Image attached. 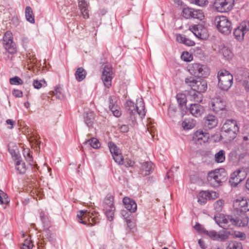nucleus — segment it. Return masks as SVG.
<instances>
[{"mask_svg": "<svg viewBox=\"0 0 249 249\" xmlns=\"http://www.w3.org/2000/svg\"><path fill=\"white\" fill-rule=\"evenodd\" d=\"M99 215L98 213L80 211L77 214L78 221L88 226H92L99 222Z\"/></svg>", "mask_w": 249, "mask_h": 249, "instance_id": "4", "label": "nucleus"}, {"mask_svg": "<svg viewBox=\"0 0 249 249\" xmlns=\"http://www.w3.org/2000/svg\"><path fill=\"white\" fill-rule=\"evenodd\" d=\"M209 191H201L198 196V202L201 205L205 204L209 198Z\"/></svg>", "mask_w": 249, "mask_h": 249, "instance_id": "34", "label": "nucleus"}, {"mask_svg": "<svg viewBox=\"0 0 249 249\" xmlns=\"http://www.w3.org/2000/svg\"><path fill=\"white\" fill-rule=\"evenodd\" d=\"M242 246L240 242L237 241H231L227 249H242Z\"/></svg>", "mask_w": 249, "mask_h": 249, "instance_id": "48", "label": "nucleus"}, {"mask_svg": "<svg viewBox=\"0 0 249 249\" xmlns=\"http://www.w3.org/2000/svg\"><path fill=\"white\" fill-rule=\"evenodd\" d=\"M94 120L95 114L93 112L89 111L84 114V122L89 127L92 126Z\"/></svg>", "mask_w": 249, "mask_h": 249, "instance_id": "25", "label": "nucleus"}, {"mask_svg": "<svg viewBox=\"0 0 249 249\" xmlns=\"http://www.w3.org/2000/svg\"><path fill=\"white\" fill-rule=\"evenodd\" d=\"M114 77L112 68L105 66L102 74V80L105 86L109 88L111 86L112 79Z\"/></svg>", "mask_w": 249, "mask_h": 249, "instance_id": "15", "label": "nucleus"}, {"mask_svg": "<svg viewBox=\"0 0 249 249\" xmlns=\"http://www.w3.org/2000/svg\"><path fill=\"white\" fill-rule=\"evenodd\" d=\"M208 195L209 199H214L218 197V194L213 191H209Z\"/></svg>", "mask_w": 249, "mask_h": 249, "instance_id": "58", "label": "nucleus"}, {"mask_svg": "<svg viewBox=\"0 0 249 249\" xmlns=\"http://www.w3.org/2000/svg\"><path fill=\"white\" fill-rule=\"evenodd\" d=\"M234 0H214L213 7L220 13H226L231 11L234 5Z\"/></svg>", "mask_w": 249, "mask_h": 249, "instance_id": "10", "label": "nucleus"}, {"mask_svg": "<svg viewBox=\"0 0 249 249\" xmlns=\"http://www.w3.org/2000/svg\"><path fill=\"white\" fill-rule=\"evenodd\" d=\"M217 232L214 230L204 231V235H206L211 239L215 240L216 238Z\"/></svg>", "mask_w": 249, "mask_h": 249, "instance_id": "50", "label": "nucleus"}, {"mask_svg": "<svg viewBox=\"0 0 249 249\" xmlns=\"http://www.w3.org/2000/svg\"><path fill=\"white\" fill-rule=\"evenodd\" d=\"M231 235V232L229 231H223L217 232L216 233V238L215 240L219 241H225Z\"/></svg>", "mask_w": 249, "mask_h": 249, "instance_id": "33", "label": "nucleus"}, {"mask_svg": "<svg viewBox=\"0 0 249 249\" xmlns=\"http://www.w3.org/2000/svg\"><path fill=\"white\" fill-rule=\"evenodd\" d=\"M194 228L198 232L201 234H203V235L204 234V231H206V230L205 229V228L202 225L198 223L196 224V225L194 226Z\"/></svg>", "mask_w": 249, "mask_h": 249, "instance_id": "55", "label": "nucleus"}, {"mask_svg": "<svg viewBox=\"0 0 249 249\" xmlns=\"http://www.w3.org/2000/svg\"><path fill=\"white\" fill-rule=\"evenodd\" d=\"M221 53L226 59H230L232 56L231 51L226 47H224L221 50Z\"/></svg>", "mask_w": 249, "mask_h": 249, "instance_id": "40", "label": "nucleus"}, {"mask_svg": "<svg viewBox=\"0 0 249 249\" xmlns=\"http://www.w3.org/2000/svg\"><path fill=\"white\" fill-rule=\"evenodd\" d=\"M134 161L131 160L126 158L124 160V164L126 167H132L134 164Z\"/></svg>", "mask_w": 249, "mask_h": 249, "instance_id": "57", "label": "nucleus"}, {"mask_svg": "<svg viewBox=\"0 0 249 249\" xmlns=\"http://www.w3.org/2000/svg\"><path fill=\"white\" fill-rule=\"evenodd\" d=\"M185 82L192 89L198 92H204L207 89V83L206 80L202 79L196 80L194 77L190 76L185 78Z\"/></svg>", "mask_w": 249, "mask_h": 249, "instance_id": "7", "label": "nucleus"}, {"mask_svg": "<svg viewBox=\"0 0 249 249\" xmlns=\"http://www.w3.org/2000/svg\"><path fill=\"white\" fill-rule=\"evenodd\" d=\"M42 83L46 84V82L44 80H41V81H38L37 80H34L33 82V85L34 88L36 89H39L43 86Z\"/></svg>", "mask_w": 249, "mask_h": 249, "instance_id": "53", "label": "nucleus"}, {"mask_svg": "<svg viewBox=\"0 0 249 249\" xmlns=\"http://www.w3.org/2000/svg\"><path fill=\"white\" fill-rule=\"evenodd\" d=\"M123 203L125 208L131 213H134L137 210V206L136 203L133 199L125 197L123 199Z\"/></svg>", "mask_w": 249, "mask_h": 249, "instance_id": "20", "label": "nucleus"}, {"mask_svg": "<svg viewBox=\"0 0 249 249\" xmlns=\"http://www.w3.org/2000/svg\"><path fill=\"white\" fill-rule=\"evenodd\" d=\"M108 146L112 157L121 153L120 149L113 143L109 142Z\"/></svg>", "mask_w": 249, "mask_h": 249, "instance_id": "41", "label": "nucleus"}, {"mask_svg": "<svg viewBox=\"0 0 249 249\" xmlns=\"http://www.w3.org/2000/svg\"><path fill=\"white\" fill-rule=\"evenodd\" d=\"M16 168L20 174H24L26 172V167L25 163L20 159L18 158V156L16 154Z\"/></svg>", "mask_w": 249, "mask_h": 249, "instance_id": "31", "label": "nucleus"}, {"mask_svg": "<svg viewBox=\"0 0 249 249\" xmlns=\"http://www.w3.org/2000/svg\"><path fill=\"white\" fill-rule=\"evenodd\" d=\"M124 107L131 119H135L137 115L141 118L145 115V105L142 98L137 99L136 103L131 100H127L124 104Z\"/></svg>", "mask_w": 249, "mask_h": 249, "instance_id": "1", "label": "nucleus"}, {"mask_svg": "<svg viewBox=\"0 0 249 249\" xmlns=\"http://www.w3.org/2000/svg\"><path fill=\"white\" fill-rule=\"evenodd\" d=\"M188 109L190 113L195 117L200 116L203 111V107L198 104H191Z\"/></svg>", "mask_w": 249, "mask_h": 249, "instance_id": "22", "label": "nucleus"}, {"mask_svg": "<svg viewBox=\"0 0 249 249\" xmlns=\"http://www.w3.org/2000/svg\"><path fill=\"white\" fill-rule=\"evenodd\" d=\"M209 139L208 133L202 130H197L193 135V141L197 144H201L207 142Z\"/></svg>", "mask_w": 249, "mask_h": 249, "instance_id": "16", "label": "nucleus"}, {"mask_svg": "<svg viewBox=\"0 0 249 249\" xmlns=\"http://www.w3.org/2000/svg\"><path fill=\"white\" fill-rule=\"evenodd\" d=\"M188 98L191 101L199 103L202 102L203 97L200 92L192 89L188 91Z\"/></svg>", "mask_w": 249, "mask_h": 249, "instance_id": "26", "label": "nucleus"}, {"mask_svg": "<svg viewBox=\"0 0 249 249\" xmlns=\"http://www.w3.org/2000/svg\"><path fill=\"white\" fill-rule=\"evenodd\" d=\"M89 3L85 0H78L79 8L83 18H88L89 17Z\"/></svg>", "mask_w": 249, "mask_h": 249, "instance_id": "23", "label": "nucleus"}, {"mask_svg": "<svg viewBox=\"0 0 249 249\" xmlns=\"http://www.w3.org/2000/svg\"><path fill=\"white\" fill-rule=\"evenodd\" d=\"M9 200L7 195L2 190H0V204H8Z\"/></svg>", "mask_w": 249, "mask_h": 249, "instance_id": "47", "label": "nucleus"}, {"mask_svg": "<svg viewBox=\"0 0 249 249\" xmlns=\"http://www.w3.org/2000/svg\"><path fill=\"white\" fill-rule=\"evenodd\" d=\"M120 131L125 133L128 131V127L127 125H123L120 127Z\"/></svg>", "mask_w": 249, "mask_h": 249, "instance_id": "62", "label": "nucleus"}, {"mask_svg": "<svg viewBox=\"0 0 249 249\" xmlns=\"http://www.w3.org/2000/svg\"><path fill=\"white\" fill-rule=\"evenodd\" d=\"M110 110L112 112L113 115L116 117H120L122 114L121 111L118 106L115 107L114 109L110 108Z\"/></svg>", "mask_w": 249, "mask_h": 249, "instance_id": "54", "label": "nucleus"}, {"mask_svg": "<svg viewBox=\"0 0 249 249\" xmlns=\"http://www.w3.org/2000/svg\"><path fill=\"white\" fill-rule=\"evenodd\" d=\"M225 158V151L223 150H220L214 155V160L217 163L223 162Z\"/></svg>", "mask_w": 249, "mask_h": 249, "instance_id": "38", "label": "nucleus"}, {"mask_svg": "<svg viewBox=\"0 0 249 249\" xmlns=\"http://www.w3.org/2000/svg\"><path fill=\"white\" fill-rule=\"evenodd\" d=\"M177 41L181 43H183L188 46H192L195 44V43L193 40L187 38L185 36L178 34L176 36Z\"/></svg>", "mask_w": 249, "mask_h": 249, "instance_id": "27", "label": "nucleus"}, {"mask_svg": "<svg viewBox=\"0 0 249 249\" xmlns=\"http://www.w3.org/2000/svg\"><path fill=\"white\" fill-rule=\"evenodd\" d=\"M13 94L16 97H21L22 96V92L18 89H14L13 91Z\"/></svg>", "mask_w": 249, "mask_h": 249, "instance_id": "59", "label": "nucleus"}, {"mask_svg": "<svg viewBox=\"0 0 249 249\" xmlns=\"http://www.w3.org/2000/svg\"><path fill=\"white\" fill-rule=\"evenodd\" d=\"M196 125V121L193 119H185L182 123V126L185 130H189L192 129Z\"/></svg>", "mask_w": 249, "mask_h": 249, "instance_id": "32", "label": "nucleus"}, {"mask_svg": "<svg viewBox=\"0 0 249 249\" xmlns=\"http://www.w3.org/2000/svg\"><path fill=\"white\" fill-rule=\"evenodd\" d=\"M176 99L177 100L178 106L181 109L183 108V107L186 108L187 98L185 94L183 93H178L176 95Z\"/></svg>", "mask_w": 249, "mask_h": 249, "instance_id": "30", "label": "nucleus"}, {"mask_svg": "<svg viewBox=\"0 0 249 249\" xmlns=\"http://www.w3.org/2000/svg\"><path fill=\"white\" fill-rule=\"evenodd\" d=\"M249 31V21L244 20L234 30L233 35L238 41L243 40L245 34Z\"/></svg>", "mask_w": 249, "mask_h": 249, "instance_id": "11", "label": "nucleus"}, {"mask_svg": "<svg viewBox=\"0 0 249 249\" xmlns=\"http://www.w3.org/2000/svg\"><path fill=\"white\" fill-rule=\"evenodd\" d=\"M153 170V165L151 161H146L142 164L140 174L145 176L150 174Z\"/></svg>", "mask_w": 249, "mask_h": 249, "instance_id": "21", "label": "nucleus"}, {"mask_svg": "<svg viewBox=\"0 0 249 249\" xmlns=\"http://www.w3.org/2000/svg\"><path fill=\"white\" fill-rule=\"evenodd\" d=\"M245 178L244 171L238 170L234 171L231 175L230 182L232 186H237Z\"/></svg>", "mask_w": 249, "mask_h": 249, "instance_id": "17", "label": "nucleus"}, {"mask_svg": "<svg viewBox=\"0 0 249 249\" xmlns=\"http://www.w3.org/2000/svg\"><path fill=\"white\" fill-rule=\"evenodd\" d=\"M233 206L237 212L245 213L249 211V199L243 198L237 199L234 201Z\"/></svg>", "mask_w": 249, "mask_h": 249, "instance_id": "14", "label": "nucleus"}, {"mask_svg": "<svg viewBox=\"0 0 249 249\" xmlns=\"http://www.w3.org/2000/svg\"><path fill=\"white\" fill-rule=\"evenodd\" d=\"M113 158L116 162L120 165H123L124 158L121 153L115 155V156L113 157Z\"/></svg>", "mask_w": 249, "mask_h": 249, "instance_id": "51", "label": "nucleus"}, {"mask_svg": "<svg viewBox=\"0 0 249 249\" xmlns=\"http://www.w3.org/2000/svg\"><path fill=\"white\" fill-rule=\"evenodd\" d=\"M118 98L115 95H111L109 97V108H113L114 109L115 107H118L117 105Z\"/></svg>", "mask_w": 249, "mask_h": 249, "instance_id": "46", "label": "nucleus"}, {"mask_svg": "<svg viewBox=\"0 0 249 249\" xmlns=\"http://www.w3.org/2000/svg\"><path fill=\"white\" fill-rule=\"evenodd\" d=\"M178 169V167H174L171 168L170 170L167 173L166 176L167 177V178L169 177V174L170 173V172H173L174 171H177Z\"/></svg>", "mask_w": 249, "mask_h": 249, "instance_id": "64", "label": "nucleus"}, {"mask_svg": "<svg viewBox=\"0 0 249 249\" xmlns=\"http://www.w3.org/2000/svg\"><path fill=\"white\" fill-rule=\"evenodd\" d=\"M211 107L213 110L216 113L225 109L226 102L220 98L213 99L211 102Z\"/></svg>", "mask_w": 249, "mask_h": 249, "instance_id": "18", "label": "nucleus"}, {"mask_svg": "<svg viewBox=\"0 0 249 249\" xmlns=\"http://www.w3.org/2000/svg\"><path fill=\"white\" fill-rule=\"evenodd\" d=\"M9 152H10V154H11V155L12 156V157H14L15 160H16V158L15 156L16 154L18 156V159H20V157L18 156V154L14 150H10Z\"/></svg>", "mask_w": 249, "mask_h": 249, "instance_id": "63", "label": "nucleus"}, {"mask_svg": "<svg viewBox=\"0 0 249 249\" xmlns=\"http://www.w3.org/2000/svg\"><path fill=\"white\" fill-rule=\"evenodd\" d=\"M188 69L189 73L195 77H206L210 73L208 67L199 63L191 64L188 66Z\"/></svg>", "mask_w": 249, "mask_h": 249, "instance_id": "8", "label": "nucleus"}, {"mask_svg": "<svg viewBox=\"0 0 249 249\" xmlns=\"http://www.w3.org/2000/svg\"><path fill=\"white\" fill-rule=\"evenodd\" d=\"M2 43L5 49L11 54L16 52V44L13 41L12 33L9 31L6 32L3 37Z\"/></svg>", "mask_w": 249, "mask_h": 249, "instance_id": "12", "label": "nucleus"}, {"mask_svg": "<svg viewBox=\"0 0 249 249\" xmlns=\"http://www.w3.org/2000/svg\"><path fill=\"white\" fill-rule=\"evenodd\" d=\"M89 143L92 148L97 149L100 147V144L99 141L95 138H92L83 142V144Z\"/></svg>", "mask_w": 249, "mask_h": 249, "instance_id": "39", "label": "nucleus"}, {"mask_svg": "<svg viewBox=\"0 0 249 249\" xmlns=\"http://www.w3.org/2000/svg\"><path fill=\"white\" fill-rule=\"evenodd\" d=\"M6 123L7 124H9L11 125L10 126L8 127L9 129H12L13 128L14 125L15 124V122L11 119L7 120Z\"/></svg>", "mask_w": 249, "mask_h": 249, "instance_id": "61", "label": "nucleus"}, {"mask_svg": "<svg viewBox=\"0 0 249 249\" xmlns=\"http://www.w3.org/2000/svg\"><path fill=\"white\" fill-rule=\"evenodd\" d=\"M224 201L222 199H219L216 201L213 204L214 210L217 212H220L223 209Z\"/></svg>", "mask_w": 249, "mask_h": 249, "instance_id": "44", "label": "nucleus"}, {"mask_svg": "<svg viewBox=\"0 0 249 249\" xmlns=\"http://www.w3.org/2000/svg\"><path fill=\"white\" fill-rule=\"evenodd\" d=\"M10 83L11 85H20L23 84V81L19 77L15 76L10 79Z\"/></svg>", "mask_w": 249, "mask_h": 249, "instance_id": "49", "label": "nucleus"}, {"mask_svg": "<svg viewBox=\"0 0 249 249\" xmlns=\"http://www.w3.org/2000/svg\"><path fill=\"white\" fill-rule=\"evenodd\" d=\"M204 120V126L207 129H213L218 124V119L213 115H207L205 117Z\"/></svg>", "mask_w": 249, "mask_h": 249, "instance_id": "19", "label": "nucleus"}, {"mask_svg": "<svg viewBox=\"0 0 249 249\" xmlns=\"http://www.w3.org/2000/svg\"><path fill=\"white\" fill-rule=\"evenodd\" d=\"M182 59L185 61H191L193 60V56L187 52H184L181 55Z\"/></svg>", "mask_w": 249, "mask_h": 249, "instance_id": "52", "label": "nucleus"}, {"mask_svg": "<svg viewBox=\"0 0 249 249\" xmlns=\"http://www.w3.org/2000/svg\"><path fill=\"white\" fill-rule=\"evenodd\" d=\"M243 142L245 144H249V126L245 127L244 130Z\"/></svg>", "mask_w": 249, "mask_h": 249, "instance_id": "45", "label": "nucleus"}, {"mask_svg": "<svg viewBox=\"0 0 249 249\" xmlns=\"http://www.w3.org/2000/svg\"><path fill=\"white\" fill-rule=\"evenodd\" d=\"M113 201V196L111 195H107L105 198L103 203V210L115 208Z\"/></svg>", "mask_w": 249, "mask_h": 249, "instance_id": "28", "label": "nucleus"}, {"mask_svg": "<svg viewBox=\"0 0 249 249\" xmlns=\"http://www.w3.org/2000/svg\"><path fill=\"white\" fill-rule=\"evenodd\" d=\"M182 15L186 19L193 18L202 20L204 18V13L202 10L188 7L183 8Z\"/></svg>", "mask_w": 249, "mask_h": 249, "instance_id": "13", "label": "nucleus"}, {"mask_svg": "<svg viewBox=\"0 0 249 249\" xmlns=\"http://www.w3.org/2000/svg\"><path fill=\"white\" fill-rule=\"evenodd\" d=\"M199 28L200 27L198 25H192L189 26V30L198 38L203 39V36L200 31Z\"/></svg>", "mask_w": 249, "mask_h": 249, "instance_id": "37", "label": "nucleus"}, {"mask_svg": "<svg viewBox=\"0 0 249 249\" xmlns=\"http://www.w3.org/2000/svg\"><path fill=\"white\" fill-rule=\"evenodd\" d=\"M242 85L245 88L246 90L248 92L249 91V81L248 80H243L242 82Z\"/></svg>", "mask_w": 249, "mask_h": 249, "instance_id": "60", "label": "nucleus"}, {"mask_svg": "<svg viewBox=\"0 0 249 249\" xmlns=\"http://www.w3.org/2000/svg\"><path fill=\"white\" fill-rule=\"evenodd\" d=\"M207 179L211 186L217 187L227 180V174L223 169H216L208 173Z\"/></svg>", "mask_w": 249, "mask_h": 249, "instance_id": "2", "label": "nucleus"}, {"mask_svg": "<svg viewBox=\"0 0 249 249\" xmlns=\"http://www.w3.org/2000/svg\"><path fill=\"white\" fill-rule=\"evenodd\" d=\"M234 226L245 227L249 223V218L245 213L234 218Z\"/></svg>", "mask_w": 249, "mask_h": 249, "instance_id": "24", "label": "nucleus"}, {"mask_svg": "<svg viewBox=\"0 0 249 249\" xmlns=\"http://www.w3.org/2000/svg\"><path fill=\"white\" fill-rule=\"evenodd\" d=\"M218 86L221 90L227 91L233 84V76L226 70H221L217 73Z\"/></svg>", "mask_w": 249, "mask_h": 249, "instance_id": "5", "label": "nucleus"}, {"mask_svg": "<svg viewBox=\"0 0 249 249\" xmlns=\"http://www.w3.org/2000/svg\"><path fill=\"white\" fill-rule=\"evenodd\" d=\"M234 236L235 237L240 238L241 240H244L246 238V235L243 232L235 231L234 232Z\"/></svg>", "mask_w": 249, "mask_h": 249, "instance_id": "56", "label": "nucleus"}, {"mask_svg": "<svg viewBox=\"0 0 249 249\" xmlns=\"http://www.w3.org/2000/svg\"><path fill=\"white\" fill-rule=\"evenodd\" d=\"M21 235L22 237L23 238H25L26 237H27L24 239V242L22 243L23 247H21L20 249H26L25 248H26L27 249H32L34 246V245L31 240L30 238L23 231H21Z\"/></svg>", "mask_w": 249, "mask_h": 249, "instance_id": "29", "label": "nucleus"}, {"mask_svg": "<svg viewBox=\"0 0 249 249\" xmlns=\"http://www.w3.org/2000/svg\"><path fill=\"white\" fill-rule=\"evenodd\" d=\"M214 23L217 30L222 34L228 35L232 30L231 22L225 16H217L214 19Z\"/></svg>", "mask_w": 249, "mask_h": 249, "instance_id": "6", "label": "nucleus"}, {"mask_svg": "<svg viewBox=\"0 0 249 249\" xmlns=\"http://www.w3.org/2000/svg\"><path fill=\"white\" fill-rule=\"evenodd\" d=\"M191 4L200 7H204L208 4V0H188Z\"/></svg>", "mask_w": 249, "mask_h": 249, "instance_id": "42", "label": "nucleus"}, {"mask_svg": "<svg viewBox=\"0 0 249 249\" xmlns=\"http://www.w3.org/2000/svg\"><path fill=\"white\" fill-rule=\"evenodd\" d=\"M239 129L237 122L235 120L229 119L223 124L221 132L225 138L229 141H231L236 138Z\"/></svg>", "mask_w": 249, "mask_h": 249, "instance_id": "3", "label": "nucleus"}, {"mask_svg": "<svg viewBox=\"0 0 249 249\" xmlns=\"http://www.w3.org/2000/svg\"><path fill=\"white\" fill-rule=\"evenodd\" d=\"M25 13L27 20L31 23H35V17L31 7L30 6L26 7Z\"/></svg>", "mask_w": 249, "mask_h": 249, "instance_id": "36", "label": "nucleus"}, {"mask_svg": "<svg viewBox=\"0 0 249 249\" xmlns=\"http://www.w3.org/2000/svg\"><path fill=\"white\" fill-rule=\"evenodd\" d=\"M86 74V71L83 68H78L75 73L76 79L81 82L85 78Z\"/></svg>", "mask_w": 249, "mask_h": 249, "instance_id": "35", "label": "nucleus"}, {"mask_svg": "<svg viewBox=\"0 0 249 249\" xmlns=\"http://www.w3.org/2000/svg\"><path fill=\"white\" fill-rule=\"evenodd\" d=\"M214 220L223 229H232L234 226V218L232 215L220 214L219 216H214Z\"/></svg>", "mask_w": 249, "mask_h": 249, "instance_id": "9", "label": "nucleus"}, {"mask_svg": "<svg viewBox=\"0 0 249 249\" xmlns=\"http://www.w3.org/2000/svg\"><path fill=\"white\" fill-rule=\"evenodd\" d=\"M104 211H105L106 215L108 220L110 221H112L113 219L115 208L107 209V210H104Z\"/></svg>", "mask_w": 249, "mask_h": 249, "instance_id": "43", "label": "nucleus"}]
</instances>
